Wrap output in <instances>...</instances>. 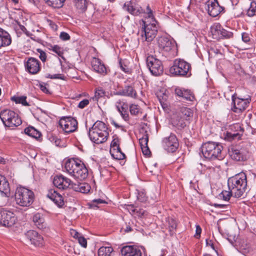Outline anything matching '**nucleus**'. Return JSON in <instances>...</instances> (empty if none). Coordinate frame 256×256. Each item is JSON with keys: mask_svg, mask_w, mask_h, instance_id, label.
<instances>
[{"mask_svg": "<svg viewBox=\"0 0 256 256\" xmlns=\"http://www.w3.org/2000/svg\"><path fill=\"white\" fill-rule=\"evenodd\" d=\"M0 40H2L4 45L7 46L10 44L12 38L10 34L6 30L0 28Z\"/></svg>", "mask_w": 256, "mask_h": 256, "instance_id": "33", "label": "nucleus"}, {"mask_svg": "<svg viewBox=\"0 0 256 256\" xmlns=\"http://www.w3.org/2000/svg\"><path fill=\"white\" fill-rule=\"evenodd\" d=\"M26 236L34 245L37 246L42 245L43 238L40 235L38 234L37 232L29 230L26 233Z\"/></svg>", "mask_w": 256, "mask_h": 256, "instance_id": "18", "label": "nucleus"}, {"mask_svg": "<svg viewBox=\"0 0 256 256\" xmlns=\"http://www.w3.org/2000/svg\"><path fill=\"white\" fill-rule=\"evenodd\" d=\"M156 22L153 20L152 22L143 21V26L138 34L140 36L138 40L142 42H150L156 37L158 32Z\"/></svg>", "mask_w": 256, "mask_h": 256, "instance_id": "7", "label": "nucleus"}, {"mask_svg": "<svg viewBox=\"0 0 256 256\" xmlns=\"http://www.w3.org/2000/svg\"><path fill=\"white\" fill-rule=\"evenodd\" d=\"M114 95L129 96L132 98H136L137 94L134 88L131 86H126L122 90L114 92Z\"/></svg>", "mask_w": 256, "mask_h": 256, "instance_id": "23", "label": "nucleus"}, {"mask_svg": "<svg viewBox=\"0 0 256 256\" xmlns=\"http://www.w3.org/2000/svg\"><path fill=\"white\" fill-rule=\"evenodd\" d=\"M231 110L236 114H240L244 112L249 106L251 102V97L247 96L246 97L237 96L234 93L232 96Z\"/></svg>", "mask_w": 256, "mask_h": 256, "instance_id": "8", "label": "nucleus"}, {"mask_svg": "<svg viewBox=\"0 0 256 256\" xmlns=\"http://www.w3.org/2000/svg\"><path fill=\"white\" fill-rule=\"evenodd\" d=\"M228 190L232 191L233 196L239 198L242 196L247 189V178L246 174L240 172L228 180Z\"/></svg>", "mask_w": 256, "mask_h": 256, "instance_id": "2", "label": "nucleus"}, {"mask_svg": "<svg viewBox=\"0 0 256 256\" xmlns=\"http://www.w3.org/2000/svg\"><path fill=\"white\" fill-rule=\"evenodd\" d=\"M26 66L27 70L32 74H37L40 69V62L34 58L28 59Z\"/></svg>", "mask_w": 256, "mask_h": 256, "instance_id": "19", "label": "nucleus"}, {"mask_svg": "<svg viewBox=\"0 0 256 256\" xmlns=\"http://www.w3.org/2000/svg\"><path fill=\"white\" fill-rule=\"evenodd\" d=\"M157 42L159 48L165 52H170L174 46L172 40L165 36L158 37Z\"/></svg>", "mask_w": 256, "mask_h": 256, "instance_id": "17", "label": "nucleus"}, {"mask_svg": "<svg viewBox=\"0 0 256 256\" xmlns=\"http://www.w3.org/2000/svg\"><path fill=\"white\" fill-rule=\"evenodd\" d=\"M10 190L9 183L4 176L0 174V192Z\"/></svg>", "mask_w": 256, "mask_h": 256, "instance_id": "39", "label": "nucleus"}, {"mask_svg": "<svg viewBox=\"0 0 256 256\" xmlns=\"http://www.w3.org/2000/svg\"><path fill=\"white\" fill-rule=\"evenodd\" d=\"M148 136L147 134L144 136L142 138H140L139 142L141 148L148 146Z\"/></svg>", "mask_w": 256, "mask_h": 256, "instance_id": "50", "label": "nucleus"}, {"mask_svg": "<svg viewBox=\"0 0 256 256\" xmlns=\"http://www.w3.org/2000/svg\"><path fill=\"white\" fill-rule=\"evenodd\" d=\"M53 184L57 188L61 190H65L72 187V181L68 178L63 176L62 175H57L54 178Z\"/></svg>", "mask_w": 256, "mask_h": 256, "instance_id": "16", "label": "nucleus"}, {"mask_svg": "<svg viewBox=\"0 0 256 256\" xmlns=\"http://www.w3.org/2000/svg\"><path fill=\"white\" fill-rule=\"evenodd\" d=\"M75 5L78 9L82 12L84 11L87 8V2L86 0H74Z\"/></svg>", "mask_w": 256, "mask_h": 256, "instance_id": "43", "label": "nucleus"}, {"mask_svg": "<svg viewBox=\"0 0 256 256\" xmlns=\"http://www.w3.org/2000/svg\"><path fill=\"white\" fill-rule=\"evenodd\" d=\"M256 12V3L252 2L250 6L247 10L246 14L250 17L253 16L255 15Z\"/></svg>", "mask_w": 256, "mask_h": 256, "instance_id": "46", "label": "nucleus"}, {"mask_svg": "<svg viewBox=\"0 0 256 256\" xmlns=\"http://www.w3.org/2000/svg\"><path fill=\"white\" fill-rule=\"evenodd\" d=\"M201 149L204 156L206 158L220 160L224 158L222 152L223 147L218 143L208 142L202 144Z\"/></svg>", "mask_w": 256, "mask_h": 256, "instance_id": "4", "label": "nucleus"}, {"mask_svg": "<svg viewBox=\"0 0 256 256\" xmlns=\"http://www.w3.org/2000/svg\"><path fill=\"white\" fill-rule=\"evenodd\" d=\"M175 93L178 96L182 97L183 100L187 101H193L194 98V96L192 92L188 90L176 88Z\"/></svg>", "mask_w": 256, "mask_h": 256, "instance_id": "26", "label": "nucleus"}, {"mask_svg": "<svg viewBox=\"0 0 256 256\" xmlns=\"http://www.w3.org/2000/svg\"><path fill=\"white\" fill-rule=\"evenodd\" d=\"M233 196L232 191L223 190L219 194V198L225 201H228L230 197Z\"/></svg>", "mask_w": 256, "mask_h": 256, "instance_id": "44", "label": "nucleus"}, {"mask_svg": "<svg viewBox=\"0 0 256 256\" xmlns=\"http://www.w3.org/2000/svg\"><path fill=\"white\" fill-rule=\"evenodd\" d=\"M65 168L68 173L78 180H82L88 176V170L80 160L72 158L66 160Z\"/></svg>", "mask_w": 256, "mask_h": 256, "instance_id": "1", "label": "nucleus"}, {"mask_svg": "<svg viewBox=\"0 0 256 256\" xmlns=\"http://www.w3.org/2000/svg\"><path fill=\"white\" fill-rule=\"evenodd\" d=\"M70 235L74 238H77L80 237L82 234L78 232L76 230L72 229L70 230Z\"/></svg>", "mask_w": 256, "mask_h": 256, "instance_id": "60", "label": "nucleus"}, {"mask_svg": "<svg viewBox=\"0 0 256 256\" xmlns=\"http://www.w3.org/2000/svg\"><path fill=\"white\" fill-rule=\"evenodd\" d=\"M206 244L207 246H210L212 248L214 249V244L212 240H206Z\"/></svg>", "mask_w": 256, "mask_h": 256, "instance_id": "64", "label": "nucleus"}, {"mask_svg": "<svg viewBox=\"0 0 256 256\" xmlns=\"http://www.w3.org/2000/svg\"><path fill=\"white\" fill-rule=\"evenodd\" d=\"M47 196L59 207H61L64 204L62 196L54 190H49L47 194Z\"/></svg>", "mask_w": 256, "mask_h": 256, "instance_id": "24", "label": "nucleus"}, {"mask_svg": "<svg viewBox=\"0 0 256 256\" xmlns=\"http://www.w3.org/2000/svg\"><path fill=\"white\" fill-rule=\"evenodd\" d=\"M89 104V100L87 99L83 100L80 101L78 105V107L80 108H84Z\"/></svg>", "mask_w": 256, "mask_h": 256, "instance_id": "58", "label": "nucleus"}, {"mask_svg": "<svg viewBox=\"0 0 256 256\" xmlns=\"http://www.w3.org/2000/svg\"><path fill=\"white\" fill-rule=\"evenodd\" d=\"M130 110L132 114L136 115L140 112V108L138 105L132 104L130 107Z\"/></svg>", "mask_w": 256, "mask_h": 256, "instance_id": "51", "label": "nucleus"}, {"mask_svg": "<svg viewBox=\"0 0 256 256\" xmlns=\"http://www.w3.org/2000/svg\"><path fill=\"white\" fill-rule=\"evenodd\" d=\"M88 135L90 140L94 143L96 144L104 143L109 136L108 128L104 122L98 120L90 129Z\"/></svg>", "mask_w": 256, "mask_h": 256, "instance_id": "3", "label": "nucleus"}, {"mask_svg": "<svg viewBox=\"0 0 256 256\" xmlns=\"http://www.w3.org/2000/svg\"><path fill=\"white\" fill-rule=\"evenodd\" d=\"M242 40L245 42H248L250 40L248 34L246 33H243L242 34Z\"/></svg>", "mask_w": 256, "mask_h": 256, "instance_id": "62", "label": "nucleus"}, {"mask_svg": "<svg viewBox=\"0 0 256 256\" xmlns=\"http://www.w3.org/2000/svg\"><path fill=\"white\" fill-rule=\"evenodd\" d=\"M124 8L130 14L134 16H138L140 14L142 11L140 7L133 6L131 4H124Z\"/></svg>", "mask_w": 256, "mask_h": 256, "instance_id": "32", "label": "nucleus"}, {"mask_svg": "<svg viewBox=\"0 0 256 256\" xmlns=\"http://www.w3.org/2000/svg\"><path fill=\"white\" fill-rule=\"evenodd\" d=\"M24 132L28 136L38 139L41 136V133L40 131L36 130L33 126H28L24 129Z\"/></svg>", "mask_w": 256, "mask_h": 256, "instance_id": "35", "label": "nucleus"}, {"mask_svg": "<svg viewBox=\"0 0 256 256\" xmlns=\"http://www.w3.org/2000/svg\"><path fill=\"white\" fill-rule=\"evenodd\" d=\"M222 26L219 24H215L210 28V32L212 38L216 40L220 39V35L222 34L221 30Z\"/></svg>", "mask_w": 256, "mask_h": 256, "instance_id": "30", "label": "nucleus"}, {"mask_svg": "<svg viewBox=\"0 0 256 256\" xmlns=\"http://www.w3.org/2000/svg\"><path fill=\"white\" fill-rule=\"evenodd\" d=\"M15 214L6 209L0 210V225L6 227L13 226L16 222Z\"/></svg>", "mask_w": 256, "mask_h": 256, "instance_id": "11", "label": "nucleus"}, {"mask_svg": "<svg viewBox=\"0 0 256 256\" xmlns=\"http://www.w3.org/2000/svg\"><path fill=\"white\" fill-rule=\"evenodd\" d=\"M121 116L124 120L127 121L129 118V115L123 106H122V112H120Z\"/></svg>", "mask_w": 256, "mask_h": 256, "instance_id": "54", "label": "nucleus"}, {"mask_svg": "<svg viewBox=\"0 0 256 256\" xmlns=\"http://www.w3.org/2000/svg\"><path fill=\"white\" fill-rule=\"evenodd\" d=\"M190 68V64L182 59H176L173 65L170 68V72L172 74L178 76H186Z\"/></svg>", "mask_w": 256, "mask_h": 256, "instance_id": "9", "label": "nucleus"}, {"mask_svg": "<svg viewBox=\"0 0 256 256\" xmlns=\"http://www.w3.org/2000/svg\"><path fill=\"white\" fill-rule=\"evenodd\" d=\"M178 114L189 122L190 118L193 116V111L190 108L182 107Z\"/></svg>", "mask_w": 256, "mask_h": 256, "instance_id": "34", "label": "nucleus"}, {"mask_svg": "<svg viewBox=\"0 0 256 256\" xmlns=\"http://www.w3.org/2000/svg\"><path fill=\"white\" fill-rule=\"evenodd\" d=\"M60 38L62 40H68L70 39V35L66 32H62L60 35Z\"/></svg>", "mask_w": 256, "mask_h": 256, "instance_id": "57", "label": "nucleus"}, {"mask_svg": "<svg viewBox=\"0 0 256 256\" xmlns=\"http://www.w3.org/2000/svg\"><path fill=\"white\" fill-rule=\"evenodd\" d=\"M146 65L151 74L155 76L160 75L163 72L162 62L153 56H149L146 58Z\"/></svg>", "mask_w": 256, "mask_h": 256, "instance_id": "10", "label": "nucleus"}, {"mask_svg": "<svg viewBox=\"0 0 256 256\" xmlns=\"http://www.w3.org/2000/svg\"><path fill=\"white\" fill-rule=\"evenodd\" d=\"M38 52L40 53V58L43 62H45L46 58V54L40 49H38Z\"/></svg>", "mask_w": 256, "mask_h": 256, "instance_id": "59", "label": "nucleus"}, {"mask_svg": "<svg viewBox=\"0 0 256 256\" xmlns=\"http://www.w3.org/2000/svg\"><path fill=\"white\" fill-rule=\"evenodd\" d=\"M10 195V190L0 192V206L6 205L8 202Z\"/></svg>", "mask_w": 256, "mask_h": 256, "instance_id": "36", "label": "nucleus"}, {"mask_svg": "<svg viewBox=\"0 0 256 256\" xmlns=\"http://www.w3.org/2000/svg\"><path fill=\"white\" fill-rule=\"evenodd\" d=\"M91 65L94 70L102 74H106V68L102 61L98 58H94L91 62Z\"/></svg>", "mask_w": 256, "mask_h": 256, "instance_id": "22", "label": "nucleus"}, {"mask_svg": "<svg viewBox=\"0 0 256 256\" xmlns=\"http://www.w3.org/2000/svg\"><path fill=\"white\" fill-rule=\"evenodd\" d=\"M162 146L169 152H173L178 149L179 143L176 136L171 133L169 136L164 137L162 140Z\"/></svg>", "mask_w": 256, "mask_h": 256, "instance_id": "13", "label": "nucleus"}, {"mask_svg": "<svg viewBox=\"0 0 256 256\" xmlns=\"http://www.w3.org/2000/svg\"><path fill=\"white\" fill-rule=\"evenodd\" d=\"M51 48L50 50L56 54L62 57L64 54V51L62 48L59 46L58 45H54L51 46Z\"/></svg>", "mask_w": 256, "mask_h": 256, "instance_id": "48", "label": "nucleus"}, {"mask_svg": "<svg viewBox=\"0 0 256 256\" xmlns=\"http://www.w3.org/2000/svg\"><path fill=\"white\" fill-rule=\"evenodd\" d=\"M126 60H122L120 59L119 60V64L120 66L122 71H124L126 73H129L130 72V70L126 64Z\"/></svg>", "mask_w": 256, "mask_h": 256, "instance_id": "49", "label": "nucleus"}, {"mask_svg": "<svg viewBox=\"0 0 256 256\" xmlns=\"http://www.w3.org/2000/svg\"><path fill=\"white\" fill-rule=\"evenodd\" d=\"M105 95L106 92L102 88H98L96 90L95 95L94 99L98 100L100 98L104 96Z\"/></svg>", "mask_w": 256, "mask_h": 256, "instance_id": "45", "label": "nucleus"}, {"mask_svg": "<svg viewBox=\"0 0 256 256\" xmlns=\"http://www.w3.org/2000/svg\"><path fill=\"white\" fill-rule=\"evenodd\" d=\"M232 130H234L233 132H226V137L228 139L240 140L243 134L244 128L241 127L239 124H236L232 128Z\"/></svg>", "mask_w": 256, "mask_h": 256, "instance_id": "21", "label": "nucleus"}, {"mask_svg": "<svg viewBox=\"0 0 256 256\" xmlns=\"http://www.w3.org/2000/svg\"><path fill=\"white\" fill-rule=\"evenodd\" d=\"M26 97L25 96H14L11 98L12 100L16 104H21L24 106H28L30 104L26 100Z\"/></svg>", "mask_w": 256, "mask_h": 256, "instance_id": "40", "label": "nucleus"}, {"mask_svg": "<svg viewBox=\"0 0 256 256\" xmlns=\"http://www.w3.org/2000/svg\"><path fill=\"white\" fill-rule=\"evenodd\" d=\"M112 140L110 144V153L112 158L116 160H124L126 156L122 152L120 147V139L116 135L112 136Z\"/></svg>", "mask_w": 256, "mask_h": 256, "instance_id": "14", "label": "nucleus"}, {"mask_svg": "<svg viewBox=\"0 0 256 256\" xmlns=\"http://www.w3.org/2000/svg\"><path fill=\"white\" fill-rule=\"evenodd\" d=\"M165 226L168 230L170 234L172 236L176 234L178 226V222L172 218H167L166 219Z\"/></svg>", "mask_w": 256, "mask_h": 256, "instance_id": "27", "label": "nucleus"}, {"mask_svg": "<svg viewBox=\"0 0 256 256\" xmlns=\"http://www.w3.org/2000/svg\"><path fill=\"white\" fill-rule=\"evenodd\" d=\"M72 188L75 191L80 192L82 193L87 194L90 190V186L87 183H80L78 184H72Z\"/></svg>", "mask_w": 256, "mask_h": 256, "instance_id": "29", "label": "nucleus"}, {"mask_svg": "<svg viewBox=\"0 0 256 256\" xmlns=\"http://www.w3.org/2000/svg\"><path fill=\"white\" fill-rule=\"evenodd\" d=\"M15 22L16 24L14 26V28L16 31L18 30H20L24 32L26 31V29L24 26L22 25L20 22H18V20H16Z\"/></svg>", "mask_w": 256, "mask_h": 256, "instance_id": "53", "label": "nucleus"}, {"mask_svg": "<svg viewBox=\"0 0 256 256\" xmlns=\"http://www.w3.org/2000/svg\"><path fill=\"white\" fill-rule=\"evenodd\" d=\"M143 154L145 156H148L150 154V152L148 146L141 148Z\"/></svg>", "mask_w": 256, "mask_h": 256, "instance_id": "61", "label": "nucleus"}, {"mask_svg": "<svg viewBox=\"0 0 256 256\" xmlns=\"http://www.w3.org/2000/svg\"><path fill=\"white\" fill-rule=\"evenodd\" d=\"M0 118L6 128L14 130L20 126L22 120L19 115L10 109H4L0 111Z\"/></svg>", "mask_w": 256, "mask_h": 256, "instance_id": "5", "label": "nucleus"}, {"mask_svg": "<svg viewBox=\"0 0 256 256\" xmlns=\"http://www.w3.org/2000/svg\"><path fill=\"white\" fill-rule=\"evenodd\" d=\"M46 4L54 8H60L62 6L66 0H44Z\"/></svg>", "mask_w": 256, "mask_h": 256, "instance_id": "38", "label": "nucleus"}, {"mask_svg": "<svg viewBox=\"0 0 256 256\" xmlns=\"http://www.w3.org/2000/svg\"><path fill=\"white\" fill-rule=\"evenodd\" d=\"M222 34L220 35V38H231L233 37V33L232 32L228 31L222 28L221 30Z\"/></svg>", "mask_w": 256, "mask_h": 256, "instance_id": "47", "label": "nucleus"}, {"mask_svg": "<svg viewBox=\"0 0 256 256\" xmlns=\"http://www.w3.org/2000/svg\"><path fill=\"white\" fill-rule=\"evenodd\" d=\"M205 6L208 14L212 17L218 16L224 10L223 7L220 6L218 0H208Z\"/></svg>", "mask_w": 256, "mask_h": 256, "instance_id": "15", "label": "nucleus"}, {"mask_svg": "<svg viewBox=\"0 0 256 256\" xmlns=\"http://www.w3.org/2000/svg\"><path fill=\"white\" fill-rule=\"evenodd\" d=\"M230 154L232 160L236 161H244L246 159V152L242 149L232 148Z\"/></svg>", "mask_w": 256, "mask_h": 256, "instance_id": "25", "label": "nucleus"}, {"mask_svg": "<svg viewBox=\"0 0 256 256\" xmlns=\"http://www.w3.org/2000/svg\"><path fill=\"white\" fill-rule=\"evenodd\" d=\"M48 84L44 82H40L38 84V86L40 90L46 94L50 93L48 88Z\"/></svg>", "mask_w": 256, "mask_h": 256, "instance_id": "52", "label": "nucleus"}, {"mask_svg": "<svg viewBox=\"0 0 256 256\" xmlns=\"http://www.w3.org/2000/svg\"><path fill=\"white\" fill-rule=\"evenodd\" d=\"M79 244L84 248H86L87 246V242L86 239L82 235L78 238Z\"/></svg>", "mask_w": 256, "mask_h": 256, "instance_id": "56", "label": "nucleus"}, {"mask_svg": "<svg viewBox=\"0 0 256 256\" xmlns=\"http://www.w3.org/2000/svg\"><path fill=\"white\" fill-rule=\"evenodd\" d=\"M34 194L32 191L24 187L16 188L15 192V201L17 204L21 206H29L34 200Z\"/></svg>", "mask_w": 256, "mask_h": 256, "instance_id": "6", "label": "nucleus"}, {"mask_svg": "<svg viewBox=\"0 0 256 256\" xmlns=\"http://www.w3.org/2000/svg\"><path fill=\"white\" fill-rule=\"evenodd\" d=\"M144 12L147 14V16H146L145 20H142L143 21H148L149 22H152L153 20H155L152 10L150 8L149 5L146 6V10H144Z\"/></svg>", "mask_w": 256, "mask_h": 256, "instance_id": "41", "label": "nucleus"}, {"mask_svg": "<svg viewBox=\"0 0 256 256\" xmlns=\"http://www.w3.org/2000/svg\"><path fill=\"white\" fill-rule=\"evenodd\" d=\"M60 127L66 133L75 132L78 128V122L76 119L71 116L64 117L59 121Z\"/></svg>", "mask_w": 256, "mask_h": 256, "instance_id": "12", "label": "nucleus"}, {"mask_svg": "<svg viewBox=\"0 0 256 256\" xmlns=\"http://www.w3.org/2000/svg\"><path fill=\"white\" fill-rule=\"evenodd\" d=\"M113 254L114 250L111 246H102L98 250V256H112Z\"/></svg>", "mask_w": 256, "mask_h": 256, "instance_id": "37", "label": "nucleus"}, {"mask_svg": "<svg viewBox=\"0 0 256 256\" xmlns=\"http://www.w3.org/2000/svg\"><path fill=\"white\" fill-rule=\"evenodd\" d=\"M122 256H142L140 250L134 246H126L121 250Z\"/></svg>", "mask_w": 256, "mask_h": 256, "instance_id": "20", "label": "nucleus"}, {"mask_svg": "<svg viewBox=\"0 0 256 256\" xmlns=\"http://www.w3.org/2000/svg\"><path fill=\"white\" fill-rule=\"evenodd\" d=\"M33 222L38 228L42 229L44 228V220L43 216L40 214L38 213L34 216Z\"/></svg>", "mask_w": 256, "mask_h": 256, "instance_id": "31", "label": "nucleus"}, {"mask_svg": "<svg viewBox=\"0 0 256 256\" xmlns=\"http://www.w3.org/2000/svg\"><path fill=\"white\" fill-rule=\"evenodd\" d=\"M48 78H49L52 79L56 78V79H60V80H64L66 76L62 74H55L54 75L49 74L48 76Z\"/></svg>", "mask_w": 256, "mask_h": 256, "instance_id": "55", "label": "nucleus"}, {"mask_svg": "<svg viewBox=\"0 0 256 256\" xmlns=\"http://www.w3.org/2000/svg\"><path fill=\"white\" fill-rule=\"evenodd\" d=\"M201 232H202V228L200 227V226L199 225L196 226V237L197 238H199L200 236V234Z\"/></svg>", "mask_w": 256, "mask_h": 256, "instance_id": "63", "label": "nucleus"}, {"mask_svg": "<svg viewBox=\"0 0 256 256\" xmlns=\"http://www.w3.org/2000/svg\"><path fill=\"white\" fill-rule=\"evenodd\" d=\"M172 125L178 129H182L186 126L189 122L178 114L172 118Z\"/></svg>", "mask_w": 256, "mask_h": 256, "instance_id": "28", "label": "nucleus"}, {"mask_svg": "<svg viewBox=\"0 0 256 256\" xmlns=\"http://www.w3.org/2000/svg\"><path fill=\"white\" fill-rule=\"evenodd\" d=\"M239 251L243 254L246 256H250L248 255L251 251V249L248 244H245L244 242L240 244L239 245Z\"/></svg>", "mask_w": 256, "mask_h": 256, "instance_id": "42", "label": "nucleus"}]
</instances>
